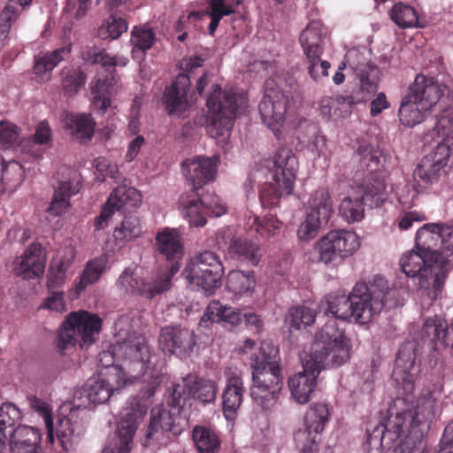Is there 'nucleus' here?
I'll return each instance as SVG.
<instances>
[{"label": "nucleus", "mask_w": 453, "mask_h": 453, "mask_svg": "<svg viewBox=\"0 0 453 453\" xmlns=\"http://www.w3.org/2000/svg\"><path fill=\"white\" fill-rule=\"evenodd\" d=\"M441 391L442 385L438 382L433 389L424 390L413 408L391 413L386 424L369 434L365 453H381V447L392 449L394 453H413L429 429Z\"/></svg>", "instance_id": "nucleus-1"}, {"label": "nucleus", "mask_w": 453, "mask_h": 453, "mask_svg": "<svg viewBox=\"0 0 453 453\" xmlns=\"http://www.w3.org/2000/svg\"><path fill=\"white\" fill-rule=\"evenodd\" d=\"M298 165V159L292 150L280 148L273 160H264L252 171L250 183L266 178L259 192L262 206L273 207L281 197L292 193Z\"/></svg>", "instance_id": "nucleus-2"}, {"label": "nucleus", "mask_w": 453, "mask_h": 453, "mask_svg": "<svg viewBox=\"0 0 453 453\" xmlns=\"http://www.w3.org/2000/svg\"><path fill=\"white\" fill-rule=\"evenodd\" d=\"M127 316L120 317L115 323L116 334L122 338L121 342L112 344L108 350L99 355V361L103 366L108 367V371L117 366L122 370L126 376L135 375V380L142 375H147L150 352L145 338L135 333H130L126 326H129Z\"/></svg>", "instance_id": "nucleus-3"}, {"label": "nucleus", "mask_w": 453, "mask_h": 453, "mask_svg": "<svg viewBox=\"0 0 453 453\" xmlns=\"http://www.w3.org/2000/svg\"><path fill=\"white\" fill-rule=\"evenodd\" d=\"M405 287H397L395 283L390 286L380 275H375L368 284H356L352 289L354 321L366 325L381 312L385 305H402Z\"/></svg>", "instance_id": "nucleus-4"}, {"label": "nucleus", "mask_w": 453, "mask_h": 453, "mask_svg": "<svg viewBox=\"0 0 453 453\" xmlns=\"http://www.w3.org/2000/svg\"><path fill=\"white\" fill-rule=\"evenodd\" d=\"M147 386L142 389V400L132 399L123 410L117 429L109 437L107 445L103 453H129L132 447L133 437L138 427L139 422L147 412L149 398L156 392L160 384V377L157 371L151 370L148 372Z\"/></svg>", "instance_id": "nucleus-5"}, {"label": "nucleus", "mask_w": 453, "mask_h": 453, "mask_svg": "<svg viewBox=\"0 0 453 453\" xmlns=\"http://www.w3.org/2000/svg\"><path fill=\"white\" fill-rule=\"evenodd\" d=\"M20 418L21 413L13 403L1 405L0 453H43L42 433L37 427L27 425L13 427Z\"/></svg>", "instance_id": "nucleus-6"}, {"label": "nucleus", "mask_w": 453, "mask_h": 453, "mask_svg": "<svg viewBox=\"0 0 453 453\" xmlns=\"http://www.w3.org/2000/svg\"><path fill=\"white\" fill-rule=\"evenodd\" d=\"M447 89L434 78L417 75L400 104L398 116L401 124L412 127L421 123L426 112L440 102Z\"/></svg>", "instance_id": "nucleus-7"}, {"label": "nucleus", "mask_w": 453, "mask_h": 453, "mask_svg": "<svg viewBox=\"0 0 453 453\" xmlns=\"http://www.w3.org/2000/svg\"><path fill=\"white\" fill-rule=\"evenodd\" d=\"M352 345L335 319H329L316 334L311 353L306 357L320 372L326 367H339L350 357Z\"/></svg>", "instance_id": "nucleus-8"}, {"label": "nucleus", "mask_w": 453, "mask_h": 453, "mask_svg": "<svg viewBox=\"0 0 453 453\" xmlns=\"http://www.w3.org/2000/svg\"><path fill=\"white\" fill-rule=\"evenodd\" d=\"M438 264L434 254L430 257L418 249L405 252L400 259L402 271L406 276L418 279L421 295L430 301L441 295L447 277L446 269Z\"/></svg>", "instance_id": "nucleus-9"}, {"label": "nucleus", "mask_w": 453, "mask_h": 453, "mask_svg": "<svg viewBox=\"0 0 453 453\" xmlns=\"http://www.w3.org/2000/svg\"><path fill=\"white\" fill-rule=\"evenodd\" d=\"M244 97L233 92H222L218 84H213L207 97V132L220 146H225L231 135L236 111L244 104Z\"/></svg>", "instance_id": "nucleus-10"}, {"label": "nucleus", "mask_w": 453, "mask_h": 453, "mask_svg": "<svg viewBox=\"0 0 453 453\" xmlns=\"http://www.w3.org/2000/svg\"><path fill=\"white\" fill-rule=\"evenodd\" d=\"M102 327L101 319L85 311L72 312L62 323L58 333L57 347L65 351L77 344L87 348L94 343Z\"/></svg>", "instance_id": "nucleus-11"}, {"label": "nucleus", "mask_w": 453, "mask_h": 453, "mask_svg": "<svg viewBox=\"0 0 453 453\" xmlns=\"http://www.w3.org/2000/svg\"><path fill=\"white\" fill-rule=\"evenodd\" d=\"M224 266L213 251L205 250L193 256L187 263L182 276L190 288L211 295L221 285Z\"/></svg>", "instance_id": "nucleus-12"}, {"label": "nucleus", "mask_w": 453, "mask_h": 453, "mask_svg": "<svg viewBox=\"0 0 453 453\" xmlns=\"http://www.w3.org/2000/svg\"><path fill=\"white\" fill-rule=\"evenodd\" d=\"M134 380L135 375L126 376L122 370L115 366L107 371L104 377L88 382L80 389L74 396L73 403L81 411L103 404L111 395L134 383Z\"/></svg>", "instance_id": "nucleus-13"}, {"label": "nucleus", "mask_w": 453, "mask_h": 453, "mask_svg": "<svg viewBox=\"0 0 453 453\" xmlns=\"http://www.w3.org/2000/svg\"><path fill=\"white\" fill-rule=\"evenodd\" d=\"M280 77L270 78L265 82V96L259 104V112L263 122L278 138L284 129L286 114L293 103L289 90L282 87Z\"/></svg>", "instance_id": "nucleus-14"}, {"label": "nucleus", "mask_w": 453, "mask_h": 453, "mask_svg": "<svg viewBox=\"0 0 453 453\" xmlns=\"http://www.w3.org/2000/svg\"><path fill=\"white\" fill-rule=\"evenodd\" d=\"M360 246L361 239L355 231L336 229L322 236L314 245V250L319 262L334 267L354 255Z\"/></svg>", "instance_id": "nucleus-15"}, {"label": "nucleus", "mask_w": 453, "mask_h": 453, "mask_svg": "<svg viewBox=\"0 0 453 453\" xmlns=\"http://www.w3.org/2000/svg\"><path fill=\"white\" fill-rule=\"evenodd\" d=\"M334 213V203L328 189L312 192L307 201L304 216L296 230L300 242H309L325 227Z\"/></svg>", "instance_id": "nucleus-16"}, {"label": "nucleus", "mask_w": 453, "mask_h": 453, "mask_svg": "<svg viewBox=\"0 0 453 453\" xmlns=\"http://www.w3.org/2000/svg\"><path fill=\"white\" fill-rule=\"evenodd\" d=\"M330 418L327 403L318 402L311 404L303 416V426L294 433L296 449L307 453L317 447Z\"/></svg>", "instance_id": "nucleus-17"}, {"label": "nucleus", "mask_w": 453, "mask_h": 453, "mask_svg": "<svg viewBox=\"0 0 453 453\" xmlns=\"http://www.w3.org/2000/svg\"><path fill=\"white\" fill-rule=\"evenodd\" d=\"M413 340L426 345L429 366H435L450 347L447 321L439 316L425 319L421 326L414 329Z\"/></svg>", "instance_id": "nucleus-18"}, {"label": "nucleus", "mask_w": 453, "mask_h": 453, "mask_svg": "<svg viewBox=\"0 0 453 453\" xmlns=\"http://www.w3.org/2000/svg\"><path fill=\"white\" fill-rule=\"evenodd\" d=\"M179 269V264L173 263L170 268L158 273L152 281L145 282L136 270L126 268L117 280V287L124 293H139L152 297L170 288L172 278Z\"/></svg>", "instance_id": "nucleus-19"}, {"label": "nucleus", "mask_w": 453, "mask_h": 453, "mask_svg": "<svg viewBox=\"0 0 453 453\" xmlns=\"http://www.w3.org/2000/svg\"><path fill=\"white\" fill-rule=\"evenodd\" d=\"M448 104H444V100L440 102V112L436 115V123L433 131L438 136H444L442 141L437 144L434 151L425 157L436 166L443 169L451 156H453V130L449 127L453 124V99L447 98Z\"/></svg>", "instance_id": "nucleus-20"}, {"label": "nucleus", "mask_w": 453, "mask_h": 453, "mask_svg": "<svg viewBox=\"0 0 453 453\" xmlns=\"http://www.w3.org/2000/svg\"><path fill=\"white\" fill-rule=\"evenodd\" d=\"M180 421L179 407L169 404L153 407L146 439L154 440L161 444L166 443L171 435L175 437L181 434L183 427Z\"/></svg>", "instance_id": "nucleus-21"}, {"label": "nucleus", "mask_w": 453, "mask_h": 453, "mask_svg": "<svg viewBox=\"0 0 453 453\" xmlns=\"http://www.w3.org/2000/svg\"><path fill=\"white\" fill-rule=\"evenodd\" d=\"M420 372V362L417 349L412 342L403 343L398 351L392 372L394 381L409 395L415 388V383Z\"/></svg>", "instance_id": "nucleus-22"}, {"label": "nucleus", "mask_w": 453, "mask_h": 453, "mask_svg": "<svg viewBox=\"0 0 453 453\" xmlns=\"http://www.w3.org/2000/svg\"><path fill=\"white\" fill-rule=\"evenodd\" d=\"M242 353L250 354L252 376H259L260 373L282 374L279 364V349L271 342L263 341L257 346L253 340L247 339L243 342Z\"/></svg>", "instance_id": "nucleus-23"}, {"label": "nucleus", "mask_w": 453, "mask_h": 453, "mask_svg": "<svg viewBox=\"0 0 453 453\" xmlns=\"http://www.w3.org/2000/svg\"><path fill=\"white\" fill-rule=\"evenodd\" d=\"M141 203L142 195L136 188L126 185L117 187L103 207L100 215L95 219L96 229H104L115 213H125L131 208L138 207Z\"/></svg>", "instance_id": "nucleus-24"}, {"label": "nucleus", "mask_w": 453, "mask_h": 453, "mask_svg": "<svg viewBox=\"0 0 453 453\" xmlns=\"http://www.w3.org/2000/svg\"><path fill=\"white\" fill-rule=\"evenodd\" d=\"M283 387V376L265 375L252 376L250 396L257 408L264 412L273 410L278 403Z\"/></svg>", "instance_id": "nucleus-25"}, {"label": "nucleus", "mask_w": 453, "mask_h": 453, "mask_svg": "<svg viewBox=\"0 0 453 453\" xmlns=\"http://www.w3.org/2000/svg\"><path fill=\"white\" fill-rule=\"evenodd\" d=\"M46 253L42 245L33 242L25 249L23 253L15 257L12 265L13 274L23 280L38 279L44 273Z\"/></svg>", "instance_id": "nucleus-26"}, {"label": "nucleus", "mask_w": 453, "mask_h": 453, "mask_svg": "<svg viewBox=\"0 0 453 453\" xmlns=\"http://www.w3.org/2000/svg\"><path fill=\"white\" fill-rule=\"evenodd\" d=\"M219 156H195L184 160L181 168L186 180L197 190L216 178Z\"/></svg>", "instance_id": "nucleus-27"}, {"label": "nucleus", "mask_w": 453, "mask_h": 453, "mask_svg": "<svg viewBox=\"0 0 453 453\" xmlns=\"http://www.w3.org/2000/svg\"><path fill=\"white\" fill-rule=\"evenodd\" d=\"M80 411L81 410L73 403V407L62 406L58 414L56 435L65 450L77 442L84 433L83 420L80 417Z\"/></svg>", "instance_id": "nucleus-28"}, {"label": "nucleus", "mask_w": 453, "mask_h": 453, "mask_svg": "<svg viewBox=\"0 0 453 453\" xmlns=\"http://www.w3.org/2000/svg\"><path fill=\"white\" fill-rule=\"evenodd\" d=\"M226 387L222 395L223 414L227 421H234L243 401L244 385L236 369L227 367L224 371Z\"/></svg>", "instance_id": "nucleus-29"}, {"label": "nucleus", "mask_w": 453, "mask_h": 453, "mask_svg": "<svg viewBox=\"0 0 453 453\" xmlns=\"http://www.w3.org/2000/svg\"><path fill=\"white\" fill-rule=\"evenodd\" d=\"M303 371L288 379V388L292 398L299 404L311 399L320 371L307 358L303 359Z\"/></svg>", "instance_id": "nucleus-30"}, {"label": "nucleus", "mask_w": 453, "mask_h": 453, "mask_svg": "<svg viewBox=\"0 0 453 453\" xmlns=\"http://www.w3.org/2000/svg\"><path fill=\"white\" fill-rule=\"evenodd\" d=\"M158 342L164 352L178 355L191 351L196 344L194 332L180 326L163 328Z\"/></svg>", "instance_id": "nucleus-31"}, {"label": "nucleus", "mask_w": 453, "mask_h": 453, "mask_svg": "<svg viewBox=\"0 0 453 453\" xmlns=\"http://www.w3.org/2000/svg\"><path fill=\"white\" fill-rule=\"evenodd\" d=\"M189 87V77L186 73H180L173 84L165 89L164 102L169 115L180 116L188 110Z\"/></svg>", "instance_id": "nucleus-32"}, {"label": "nucleus", "mask_w": 453, "mask_h": 453, "mask_svg": "<svg viewBox=\"0 0 453 453\" xmlns=\"http://www.w3.org/2000/svg\"><path fill=\"white\" fill-rule=\"evenodd\" d=\"M66 171L69 178L59 182L48 208V211L53 216H60L65 213L71 206L70 197L80 190V180L77 173L71 169H66Z\"/></svg>", "instance_id": "nucleus-33"}, {"label": "nucleus", "mask_w": 453, "mask_h": 453, "mask_svg": "<svg viewBox=\"0 0 453 453\" xmlns=\"http://www.w3.org/2000/svg\"><path fill=\"white\" fill-rule=\"evenodd\" d=\"M326 35L327 29L320 20L311 21L302 31L299 41L307 59L320 58Z\"/></svg>", "instance_id": "nucleus-34"}, {"label": "nucleus", "mask_w": 453, "mask_h": 453, "mask_svg": "<svg viewBox=\"0 0 453 453\" xmlns=\"http://www.w3.org/2000/svg\"><path fill=\"white\" fill-rule=\"evenodd\" d=\"M156 246L161 255L169 261H178L184 254L182 237L176 228L165 227L156 237Z\"/></svg>", "instance_id": "nucleus-35"}, {"label": "nucleus", "mask_w": 453, "mask_h": 453, "mask_svg": "<svg viewBox=\"0 0 453 453\" xmlns=\"http://www.w3.org/2000/svg\"><path fill=\"white\" fill-rule=\"evenodd\" d=\"M203 322L221 323L224 326L234 328L242 321V314L239 309L224 305L219 301H211L205 309Z\"/></svg>", "instance_id": "nucleus-36"}, {"label": "nucleus", "mask_w": 453, "mask_h": 453, "mask_svg": "<svg viewBox=\"0 0 453 453\" xmlns=\"http://www.w3.org/2000/svg\"><path fill=\"white\" fill-rule=\"evenodd\" d=\"M182 216L188 221L190 226H203L206 220V210L203 196L199 197L195 190L182 194L179 200Z\"/></svg>", "instance_id": "nucleus-37"}, {"label": "nucleus", "mask_w": 453, "mask_h": 453, "mask_svg": "<svg viewBox=\"0 0 453 453\" xmlns=\"http://www.w3.org/2000/svg\"><path fill=\"white\" fill-rule=\"evenodd\" d=\"M183 387L189 396L203 403L214 401L218 393L216 381L194 374H188L183 379Z\"/></svg>", "instance_id": "nucleus-38"}, {"label": "nucleus", "mask_w": 453, "mask_h": 453, "mask_svg": "<svg viewBox=\"0 0 453 453\" xmlns=\"http://www.w3.org/2000/svg\"><path fill=\"white\" fill-rule=\"evenodd\" d=\"M320 306L325 315L342 320H354L352 292L349 296L328 295L321 300Z\"/></svg>", "instance_id": "nucleus-39"}, {"label": "nucleus", "mask_w": 453, "mask_h": 453, "mask_svg": "<svg viewBox=\"0 0 453 453\" xmlns=\"http://www.w3.org/2000/svg\"><path fill=\"white\" fill-rule=\"evenodd\" d=\"M227 254L231 258L251 266H257L262 257L258 245L242 238L230 242Z\"/></svg>", "instance_id": "nucleus-40"}, {"label": "nucleus", "mask_w": 453, "mask_h": 453, "mask_svg": "<svg viewBox=\"0 0 453 453\" xmlns=\"http://www.w3.org/2000/svg\"><path fill=\"white\" fill-rule=\"evenodd\" d=\"M64 121L65 127L80 142H85L92 138L96 123L89 114L68 113Z\"/></svg>", "instance_id": "nucleus-41"}, {"label": "nucleus", "mask_w": 453, "mask_h": 453, "mask_svg": "<svg viewBox=\"0 0 453 453\" xmlns=\"http://www.w3.org/2000/svg\"><path fill=\"white\" fill-rule=\"evenodd\" d=\"M81 57L85 64L100 65L102 67L125 66L128 62L124 56L112 57L104 49L90 44L81 48Z\"/></svg>", "instance_id": "nucleus-42"}, {"label": "nucleus", "mask_w": 453, "mask_h": 453, "mask_svg": "<svg viewBox=\"0 0 453 453\" xmlns=\"http://www.w3.org/2000/svg\"><path fill=\"white\" fill-rule=\"evenodd\" d=\"M442 223H426L416 233L415 247L426 254L433 256L440 250H434L441 242Z\"/></svg>", "instance_id": "nucleus-43"}, {"label": "nucleus", "mask_w": 453, "mask_h": 453, "mask_svg": "<svg viewBox=\"0 0 453 453\" xmlns=\"http://www.w3.org/2000/svg\"><path fill=\"white\" fill-rule=\"evenodd\" d=\"M257 285L253 271L233 270L226 277V289L235 296L251 295Z\"/></svg>", "instance_id": "nucleus-44"}, {"label": "nucleus", "mask_w": 453, "mask_h": 453, "mask_svg": "<svg viewBox=\"0 0 453 453\" xmlns=\"http://www.w3.org/2000/svg\"><path fill=\"white\" fill-rule=\"evenodd\" d=\"M140 219L135 215H125L120 224L115 226L112 237L115 246L121 249L142 234Z\"/></svg>", "instance_id": "nucleus-45"}, {"label": "nucleus", "mask_w": 453, "mask_h": 453, "mask_svg": "<svg viewBox=\"0 0 453 453\" xmlns=\"http://www.w3.org/2000/svg\"><path fill=\"white\" fill-rule=\"evenodd\" d=\"M156 35L154 31L147 26H135L131 31L130 43L132 45V57L137 61L144 59L146 51L154 44Z\"/></svg>", "instance_id": "nucleus-46"}, {"label": "nucleus", "mask_w": 453, "mask_h": 453, "mask_svg": "<svg viewBox=\"0 0 453 453\" xmlns=\"http://www.w3.org/2000/svg\"><path fill=\"white\" fill-rule=\"evenodd\" d=\"M192 438L199 453H219L221 441L214 429L205 426H196L192 431Z\"/></svg>", "instance_id": "nucleus-47"}, {"label": "nucleus", "mask_w": 453, "mask_h": 453, "mask_svg": "<svg viewBox=\"0 0 453 453\" xmlns=\"http://www.w3.org/2000/svg\"><path fill=\"white\" fill-rule=\"evenodd\" d=\"M107 258L105 257H99L88 261L74 285V296H78L89 285L96 283L105 270Z\"/></svg>", "instance_id": "nucleus-48"}, {"label": "nucleus", "mask_w": 453, "mask_h": 453, "mask_svg": "<svg viewBox=\"0 0 453 453\" xmlns=\"http://www.w3.org/2000/svg\"><path fill=\"white\" fill-rule=\"evenodd\" d=\"M442 169L425 157L414 171V188L417 193L423 192L439 180Z\"/></svg>", "instance_id": "nucleus-49"}, {"label": "nucleus", "mask_w": 453, "mask_h": 453, "mask_svg": "<svg viewBox=\"0 0 453 453\" xmlns=\"http://www.w3.org/2000/svg\"><path fill=\"white\" fill-rule=\"evenodd\" d=\"M242 0H210L209 6L203 11L206 17L211 18L209 24V33L213 35L217 29L220 19L224 16H228L235 12L236 8L240 5Z\"/></svg>", "instance_id": "nucleus-50"}, {"label": "nucleus", "mask_w": 453, "mask_h": 453, "mask_svg": "<svg viewBox=\"0 0 453 453\" xmlns=\"http://www.w3.org/2000/svg\"><path fill=\"white\" fill-rule=\"evenodd\" d=\"M24 180V170L22 165L15 161L5 162L2 158V170L0 182V194L4 191H14Z\"/></svg>", "instance_id": "nucleus-51"}, {"label": "nucleus", "mask_w": 453, "mask_h": 453, "mask_svg": "<svg viewBox=\"0 0 453 453\" xmlns=\"http://www.w3.org/2000/svg\"><path fill=\"white\" fill-rule=\"evenodd\" d=\"M434 254L435 261L448 274L453 268V224L442 223L440 252Z\"/></svg>", "instance_id": "nucleus-52"}, {"label": "nucleus", "mask_w": 453, "mask_h": 453, "mask_svg": "<svg viewBox=\"0 0 453 453\" xmlns=\"http://www.w3.org/2000/svg\"><path fill=\"white\" fill-rule=\"evenodd\" d=\"M340 215L349 223L360 221L365 216L364 197L353 193L344 197L339 205Z\"/></svg>", "instance_id": "nucleus-53"}, {"label": "nucleus", "mask_w": 453, "mask_h": 453, "mask_svg": "<svg viewBox=\"0 0 453 453\" xmlns=\"http://www.w3.org/2000/svg\"><path fill=\"white\" fill-rule=\"evenodd\" d=\"M8 3L0 13V35L6 37L10 27L17 20L21 12L28 6L33 0H7Z\"/></svg>", "instance_id": "nucleus-54"}, {"label": "nucleus", "mask_w": 453, "mask_h": 453, "mask_svg": "<svg viewBox=\"0 0 453 453\" xmlns=\"http://www.w3.org/2000/svg\"><path fill=\"white\" fill-rule=\"evenodd\" d=\"M392 20L402 28L425 27L426 23L418 19L416 11L408 4H396L390 13Z\"/></svg>", "instance_id": "nucleus-55"}, {"label": "nucleus", "mask_w": 453, "mask_h": 453, "mask_svg": "<svg viewBox=\"0 0 453 453\" xmlns=\"http://www.w3.org/2000/svg\"><path fill=\"white\" fill-rule=\"evenodd\" d=\"M316 311L305 305L292 307L288 310L286 317L290 330H300L314 324Z\"/></svg>", "instance_id": "nucleus-56"}, {"label": "nucleus", "mask_w": 453, "mask_h": 453, "mask_svg": "<svg viewBox=\"0 0 453 453\" xmlns=\"http://www.w3.org/2000/svg\"><path fill=\"white\" fill-rule=\"evenodd\" d=\"M30 141L19 142V134L17 126L11 122H0V149L20 148L22 152L27 151Z\"/></svg>", "instance_id": "nucleus-57"}, {"label": "nucleus", "mask_w": 453, "mask_h": 453, "mask_svg": "<svg viewBox=\"0 0 453 453\" xmlns=\"http://www.w3.org/2000/svg\"><path fill=\"white\" fill-rule=\"evenodd\" d=\"M62 87L66 94H76L86 82V75L80 68L65 66L62 69Z\"/></svg>", "instance_id": "nucleus-58"}, {"label": "nucleus", "mask_w": 453, "mask_h": 453, "mask_svg": "<svg viewBox=\"0 0 453 453\" xmlns=\"http://www.w3.org/2000/svg\"><path fill=\"white\" fill-rule=\"evenodd\" d=\"M29 405L43 419L47 429V440L50 443L54 441V422L52 418V408L50 405L37 396L28 398Z\"/></svg>", "instance_id": "nucleus-59"}, {"label": "nucleus", "mask_w": 453, "mask_h": 453, "mask_svg": "<svg viewBox=\"0 0 453 453\" xmlns=\"http://www.w3.org/2000/svg\"><path fill=\"white\" fill-rule=\"evenodd\" d=\"M127 22L116 15H111L99 27L97 35L102 39H117L127 30Z\"/></svg>", "instance_id": "nucleus-60"}, {"label": "nucleus", "mask_w": 453, "mask_h": 453, "mask_svg": "<svg viewBox=\"0 0 453 453\" xmlns=\"http://www.w3.org/2000/svg\"><path fill=\"white\" fill-rule=\"evenodd\" d=\"M282 226L277 218L273 215H267L263 219H259L257 217L253 218V222L250 226L252 229L263 239H269L276 236Z\"/></svg>", "instance_id": "nucleus-61"}, {"label": "nucleus", "mask_w": 453, "mask_h": 453, "mask_svg": "<svg viewBox=\"0 0 453 453\" xmlns=\"http://www.w3.org/2000/svg\"><path fill=\"white\" fill-rule=\"evenodd\" d=\"M51 140V129L46 121H42L36 127L35 132L32 139H28L30 143L27 144V151L25 153L36 157L40 155L39 150L36 145H48Z\"/></svg>", "instance_id": "nucleus-62"}, {"label": "nucleus", "mask_w": 453, "mask_h": 453, "mask_svg": "<svg viewBox=\"0 0 453 453\" xmlns=\"http://www.w3.org/2000/svg\"><path fill=\"white\" fill-rule=\"evenodd\" d=\"M55 66L45 53L35 56L33 66V80L39 83H46L51 80Z\"/></svg>", "instance_id": "nucleus-63"}, {"label": "nucleus", "mask_w": 453, "mask_h": 453, "mask_svg": "<svg viewBox=\"0 0 453 453\" xmlns=\"http://www.w3.org/2000/svg\"><path fill=\"white\" fill-rule=\"evenodd\" d=\"M386 189L384 177L378 172L371 173L364 183V194L366 198L371 196L376 204L382 201V196Z\"/></svg>", "instance_id": "nucleus-64"}]
</instances>
